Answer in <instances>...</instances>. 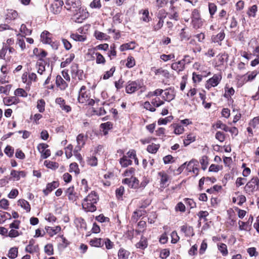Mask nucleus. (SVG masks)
Here are the masks:
<instances>
[{"mask_svg":"<svg viewBox=\"0 0 259 259\" xmlns=\"http://www.w3.org/2000/svg\"><path fill=\"white\" fill-rule=\"evenodd\" d=\"M249 125L253 128H255L259 126V116L254 117L249 123Z\"/></svg>","mask_w":259,"mask_h":259,"instance_id":"774afa93","label":"nucleus"},{"mask_svg":"<svg viewBox=\"0 0 259 259\" xmlns=\"http://www.w3.org/2000/svg\"><path fill=\"white\" fill-rule=\"evenodd\" d=\"M185 64L184 61H179L171 64V68L172 69L179 72L184 70Z\"/></svg>","mask_w":259,"mask_h":259,"instance_id":"5701e85b","label":"nucleus"},{"mask_svg":"<svg viewBox=\"0 0 259 259\" xmlns=\"http://www.w3.org/2000/svg\"><path fill=\"white\" fill-rule=\"evenodd\" d=\"M136 45L135 42L131 41L120 46L119 49L120 51L123 52L128 50H133L136 48Z\"/></svg>","mask_w":259,"mask_h":259,"instance_id":"c85d7f7f","label":"nucleus"},{"mask_svg":"<svg viewBox=\"0 0 259 259\" xmlns=\"http://www.w3.org/2000/svg\"><path fill=\"white\" fill-rule=\"evenodd\" d=\"M200 162L202 166V168L205 170L208 164V157L206 156H203L200 160Z\"/></svg>","mask_w":259,"mask_h":259,"instance_id":"680f3d73","label":"nucleus"},{"mask_svg":"<svg viewBox=\"0 0 259 259\" xmlns=\"http://www.w3.org/2000/svg\"><path fill=\"white\" fill-rule=\"evenodd\" d=\"M56 83L61 90H64L67 87V84L60 75H57L56 79Z\"/></svg>","mask_w":259,"mask_h":259,"instance_id":"bb28decb","label":"nucleus"},{"mask_svg":"<svg viewBox=\"0 0 259 259\" xmlns=\"http://www.w3.org/2000/svg\"><path fill=\"white\" fill-rule=\"evenodd\" d=\"M72 39L75 41H84L86 40L87 37L84 35H79L77 33H72L70 35Z\"/></svg>","mask_w":259,"mask_h":259,"instance_id":"58836bf2","label":"nucleus"},{"mask_svg":"<svg viewBox=\"0 0 259 259\" xmlns=\"http://www.w3.org/2000/svg\"><path fill=\"white\" fill-rule=\"evenodd\" d=\"M159 144H152L149 145L147 148V151L151 153H155L159 148Z\"/></svg>","mask_w":259,"mask_h":259,"instance_id":"8fccbe9b","label":"nucleus"},{"mask_svg":"<svg viewBox=\"0 0 259 259\" xmlns=\"http://www.w3.org/2000/svg\"><path fill=\"white\" fill-rule=\"evenodd\" d=\"M44 164L46 167L52 169H56L59 166L58 163L49 160H45L44 162Z\"/></svg>","mask_w":259,"mask_h":259,"instance_id":"a19ab883","label":"nucleus"},{"mask_svg":"<svg viewBox=\"0 0 259 259\" xmlns=\"http://www.w3.org/2000/svg\"><path fill=\"white\" fill-rule=\"evenodd\" d=\"M170 126L174 129V132L176 135H179L185 132L184 127L179 123L172 124Z\"/></svg>","mask_w":259,"mask_h":259,"instance_id":"cd10ccee","label":"nucleus"},{"mask_svg":"<svg viewBox=\"0 0 259 259\" xmlns=\"http://www.w3.org/2000/svg\"><path fill=\"white\" fill-rule=\"evenodd\" d=\"M140 14H142L141 19L145 22L148 23L150 20L151 18L149 16V13L148 9L141 10L139 12Z\"/></svg>","mask_w":259,"mask_h":259,"instance_id":"c756f323","label":"nucleus"},{"mask_svg":"<svg viewBox=\"0 0 259 259\" xmlns=\"http://www.w3.org/2000/svg\"><path fill=\"white\" fill-rule=\"evenodd\" d=\"M51 34L47 31H45L41 34V40L42 42L51 44L52 42Z\"/></svg>","mask_w":259,"mask_h":259,"instance_id":"b1692460","label":"nucleus"},{"mask_svg":"<svg viewBox=\"0 0 259 259\" xmlns=\"http://www.w3.org/2000/svg\"><path fill=\"white\" fill-rule=\"evenodd\" d=\"M248 222H244L241 221L238 222L239 229L240 230L248 231L249 230V226Z\"/></svg>","mask_w":259,"mask_h":259,"instance_id":"5fc2aeb1","label":"nucleus"},{"mask_svg":"<svg viewBox=\"0 0 259 259\" xmlns=\"http://www.w3.org/2000/svg\"><path fill=\"white\" fill-rule=\"evenodd\" d=\"M45 229L47 233L50 236H53L61 231V228L60 226H57L54 228L51 227H46Z\"/></svg>","mask_w":259,"mask_h":259,"instance_id":"4be33fe9","label":"nucleus"},{"mask_svg":"<svg viewBox=\"0 0 259 259\" xmlns=\"http://www.w3.org/2000/svg\"><path fill=\"white\" fill-rule=\"evenodd\" d=\"M65 194L68 199L72 202L76 201L78 198V194L75 191L73 187L68 188L66 190Z\"/></svg>","mask_w":259,"mask_h":259,"instance_id":"4468645a","label":"nucleus"},{"mask_svg":"<svg viewBox=\"0 0 259 259\" xmlns=\"http://www.w3.org/2000/svg\"><path fill=\"white\" fill-rule=\"evenodd\" d=\"M45 252L48 255H53V247L51 244H48L45 246Z\"/></svg>","mask_w":259,"mask_h":259,"instance_id":"338daca9","label":"nucleus"},{"mask_svg":"<svg viewBox=\"0 0 259 259\" xmlns=\"http://www.w3.org/2000/svg\"><path fill=\"white\" fill-rule=\"evenodd\" d=\"M142 88L139 81H129L125 87V92L127 94H132Z\"/></svg>","mask_w":259,"mask_h":259,"instance_id":"1a4fd4ad","label":"nucleus"},{"mask_svg":"<svg viewBox=\"0 0 259 259\" xmlns=\"http://www.w3.org/2000/svg\"><path fill=\"white\" fill-rule=\"evenodd\" d=\"M86 140L87 137L84 136L83 134H79L78 135L76 138V141L80 148H81L84 145Z\"/></svg>","mask_w":259,"mask_h":259,"instance_id":"a18cd8bd","label":"nucleus"},{"mask_svg":"<svg viewBox=\"0 0 259 259\" xmlns=\"http://www.w3.org/2000/svg\"><path fill=\"white\" fill-rule=\"evenodd\" d=\"M78 101L85 105H93L95 103L94 100L90 98V91L84 85H82L79 90Z\"/></svg>","mask_w":259,"mask_h":259,"instance_id":"7ed1b4c3","label":"nucleus"},{"mask_svg":"<svg viewBox=\"0 0 259 259\" xmlns=\"http://www.w3.org/2000/svg\"><path fill=\"white\" fill-rule=\"evenodd\" d=\"M147 241L145 238H142L140 241L138 242L136 246L137 248L144 249L147 247Z\"/></svg>","mask_w":259,"mask_h":259,"instance_id":"49530a36","label":"nucleus"},{"mask_svg":"<svg viewBox=\"0 0 259 259\" xmlns=\"http://www.w3.org/2000/svg\"><path fill=\"white\" fill-rule=\"evenodd\" d=\"M64 3L61 0H56L55 2L52 4L51 7V11L55 14L59 13L61 10Z\"/></svg>","mask_w":259,"mask_h":259,"instance_id":"f3484780","label":"nucleus"},{"mask_svg":"<svg viewBox=\"0 0 259 259\" xmlns=\"http://www.w3.org/2000/svg\"><path fill=\"white\" fill-rule=\"evenodd\" d=\"M71 74L72 77L75 79L81 80L83 77V71L78 68L76 64H73L71 67Z\"/></svg>","mask_w":259,"mask_h":259,"instance_id":"f8f14e48","label":"nucleus"},{"mask_svg":"<svg viewBox=\"0 0 259 259\" xmlns=\"http://www.w3.org/2000/svg\"><path fill=\"white\" fill-rule=\"evenodd\" d=\"M222 78L221 74H215L213 76L208 79L205 84L206 89L209 90L212 87H217L220 82Z\"/></svg>","mask_w":259,"mask_h":259,"instance_id":"6e6552de","label":"nucleus"},{"mask_svg":"<svg viewBox=\"0 0 259 259\" xmlns=\"http://www.w3.org/2000/svg\"><path fill=\"white\" fill-rule=\"evenodd\" d=\"M59 182L58 181H54L52 183H49L46 189L44 190L43 192L46 195H47L54 189L59 186Z\"/></svg>","mask_w":259,"mask_h":259,"instance_id":"412c9836","label":"nucleus"},{"mask_svg":"<svg viewBox=\"0 0 259 259\" xmlns=\"http://www.w3.org/2000/svg\"><path fill=\"white\" fill-rule=\"evenodd\" d=\"M129 253L128 251L123 248H120L118 252V259H127Z\"/></svg>","mask_w":259,"mask_h":259,"instance_id":"37998d69","label":"nucleus"},{"mask_svg":"<svg viewBox=\"0 0 259 259\" xmlns=\"http://www.w3.org/2000/svg\"><path fill=\"white\" fill-rule=\"evenodd\" d=\"M257 10L256 5H253L249 9L247 12V14L249 17H254L255 16L256 12Z\"/></svg>","mask_w":259,"mask_h":259,"instance_id":"052dcab7","label":"nucleus"},{"mask_svg":"<svg viewBox=\"0 0 259 259\" xmlns=\"http://www.w3.org/2000/svg\"><path fill=\"white\" fill-rule=\"evenodd\" d=\"M235 93V91L232 87L226 85L225 88V94L224 96L227 99L231 98Z\"/></svg>","mask_w":259,"mask_h":259,"instance_id":"f704fd0d","label":"nucleus"},{"mask_svg":"<svg viewBox=\"0 0 259 259\" xmlns=\"http://www.w3.org/2000/svg\"><path fill=\"white\" fill-rule=\"evenodd\" d=\"M90 6L92 9H100L102 7L100 0H93L90 5Z\"/></svg>","mask_w":259,"mask_h":259,"instance_id":"bf43d9fd","label":"nucleus"},{"mask_svg":"<svg viewBox=\"0 0 259 259\" xmlns=\"http://www.w3.org/2000/svg\"><path fill=\"white\" fill-rule=\"evenodd\" d=\"M18 255V248L17 247H12L9 251L8 256L9 258L14 259Z\"/></svg>","mask_w":259,"mask_h":259,"instance_id":"de8ad7c7","label":"nucleus"},{"mask_svg":"<svg viewBox=\"0 0 259 259\" xmlns=\"http://www.w3.org/2000/svg\"><path fill=\"white\" fill-rule=\"evenodd\" d=\"M181 231L183 232L187 237L193 236L194 235L193 229L190 226L183 225L181 227Z\"/></svg>","mask_w":259,"mask_h":259,"instance_id":"393cba45","label":"nucleus"},{"mask_svg":"<svg viewBox=\"0 0 259 259\" xmlns=\"http://www.w3.org/2000/svg\"><path fill=\"white\" fill-rule=\"evenodd\" d=\"M90 244L93 247H102L104 245L103 239L94 238L90 241Z\"/></svg>","mask_w":259,"mask_h":259,"instance_id":"a878e982","label":"nucleus"},{"mask_svg":"<svg viewBox=\"0 0 259 259\" xmlns=\"http://www.w3.org/2000/svg\"><path fill=\"white\" fill-rule=\"evenodd\" d=\"M119 163L121 166L125 167L132 164V160L128 158L127 156L124 155L122 158L120 159Z\"/></svg>","mask_w":259,"mask_h":259,"instance_id":"72a5a7b5","label":"nucleus"},{"mask_svg":"<svg viewBox=\"0 0 259 259\" xmlns=\"http://www.w3.org/2000/svg\"><path fill=\"white\" fill-rule=\"evenodd\" d=\"M136 64L135 60L132 56H128L127 58V62L126 63V66L128 68H132L134 67Z\"/></svg>","mask_w":259,"mask_h":259,"instance_id":"e2e57ef3","label":"nucleus"},{"mask_svg":"<svg viewBox=\"0 0 259 259\" xmlns=\"http://www.w3.org/2000/svg\"><path fill=\"white\" fill-rule=\"evenodd\" d=\"M81 6L79 0H66L65 8L72 13Z\"/></svg>","mask_w":259,"mask_h":259,"instance_id":"ddd939ff","label":"nucleus"},{"mask_svg":"<svg viewBox=\"0 0 259 259\" xmlns=\"http://www.w3.org/2000/svg\"><path fill=\"white\" fill-rule=\"evenodd\" d=\"M148 182L142 179L140 182L138 179H123L122 183L126 184L129 187L134 189H137L141 187H145Z\"/></svg>","mask_w":259,"mask_h":259,"instance_id":"39448f33","label":"nucleus"},{"mask_svg":"<svg viewBox=\"0 0 259 259\" xmlns=\"http://www.w3.org/2000/svg\"><path fill=\"white\" fill-rule=\"evenodd\" d=\"M218 250L221 252L223 256H226L228 254L227 245L223 243L218 244Z\"/></svg>","mask_w":259,"mask_h":259,"instance_id":"e433bc0d","label":"nucleus"},{"mask_svg":"<svg viewBox=\"0 0 259 259\" xmlns=\"http://www.w3.org/2000/svg\"><path fill=\"white\" fill-rule=\"evenodd\" d=\"M170 11V12L169 15V18L170 19L178 20L179 15L178 12L176 11V8L173 6V5L171 6Z\"/></svg>","mask_w":259,"mask_h":259,"instance_id":"ea45409f","label":"nucleus"},{"mask_svg":"<svg viewBox=\"0 0 259 259\" xmlns=\"http://www.w3.org/2000/svg\"><path fill=\"white\" fill-rule=\"evenodd\" d=\"M11 174L12 177L15 178H21L26 177L25 173L23 171H18L13 170L11 171Z\"/></svg>","mask_w":259,"mask_h":259,"instance_id":"603ef678","label":"nucleus"},{"mask_svg":"<svg viewBox=\"0 0 259 259\" xmlns=\"http://www.w3.org/2000/svg\"><path fill=\"white\" fill-rule=\"evenodd\" d=\"M94 35L97 39L99 40L107 39L108 38V36L106 34L98 31L95 32Z\"/></svg>","mask_w":259,"mask_h":259,"instance_id":"6e6d98bb","label":"nucleus"},{"mask_svg":"<svg viewBox=\"0 0 259 259\" xmlns=\"http://www.w3.org/2000/svg\"><path fill=\"white\" fill-rule=\"evenodd\" d=\"M38 250V246L27 245L25 247V251L29 253H33L37 252Z\"/></svg>","mask_w":259,"mask_h":259,"instance_id":"13d9d810","label":"nucleus"},{"mask_svg":"<svg viewBox=\"0 0 259 259\" xmlns=\"http://www.w3.org/2000/svg\"><path fill=\"white\" fill-rule=\"evenodd\" d=\"M173 119L172 116H168L165 118H160L158 120V124L159 125L166 124L167 123L170 122Z\"/></svg>","mask_w":259,"mask_h":259,"instance_id":"69168bd1","label":"nucleus"},{"mask_svg":"<svg viewBox=\"0 0 259 259\" xmlns=\"http://www.w3.org/2000/svg\"><path fill=\"white\" fill-rule=\"evenodd\" d=\"M14 95L16 96L22 97H26L27 96V92L21 88L16 89L14 92Z\"/></svg>","mask_w":259,"mask_h":259,"instance_id":"3c124183","label":"nucleus"},{"mask_svg":"<svg viewBox=\"0 0 259 259\" xmlns=\"http://www.w3.org/2000/svg\"><path fill=\"white\" fill-rule=\"evenodd\" d=\"M18 16V14L15 10H10L7 11L6 18L7 20H12L16 19Z\"/></svg>","mask_w":259,"mask_h":259,"instance_id":"473e14b6","label":"nucleus"},{"mask_svg":"<svg viewBox=\"0 0 259 259\" xmlns=\"http://www.w3.org/2000/svg\"><path fill=\"white\" fill-rule=\"evenodd\" d=\"M101 127L103 129V132L104 135L107 134V130H110L112 127V124L110 122H107L101 124Z\"/></svg>","mask_w":259,"mask_h":259,"instance_id":"864d4df0","label":"nucleus"},{"mask_svg":"<svg viewBox=\"0 0 259 259\" xmlns=\"http://www.w3.org/2000/svg\"><path fill=\"white\" fill-rule=\"evenodd\" d=\"M74 224L77 229H84L86 228V223L84 220L81 218H77L74 221Z\"/></svg>","mask_w":259,"mask_h":259,"instance_id":"7c9ffc66","label":"nucleus"},{"mask_svg":"<svg viewBox=\"0 0 259 259\" xmlns=\"http://www.w3.org/2000/svg\"><path fill=\"white\" fill-rule=\"evenodd\" d=\"M94 55L96 57V63L98 64L104 65L106 63V60L104 57L100 53L95 52V49H89L87 56L90 59H94L95 58Z\"/></svg>","mask_w":259,"mask_h":259,"instance_id":"423d86ee","label":"nucleus"},{"mask_svg":"<svg viewBox=\"0 0 259 259\" xmlns=\"http://www.w3.org/2000/svg\"><path fill=\"white\" fill-rule=\"evenodd\" d=\"M245 190L249 194L254 191H259V179H251L245 186Z\"/></svg>","mask_w":259,"mask_h":259,"instance_id":"9d476101","label":"nucleus"},{"mask_svg":"<svg viewBox=\"0 0 259 259\" xmlns=\"http://www.w3.org/2000/svg\"><path fill=\"white\" fill-rule=\"evenodd\" d=\"M115 68L114 67H112L110 70L106 71L103 75V78L105 80L108 79L111 77L114 72H115Z\"/></svg>","mask_w":259,"mask_h":259,"instance_id":"0e129e2a","label":"nucleus"},{"mask_svg":"<svg viewBox=\"0 0 259 259\" xmlns=\"http://www.w3.org/2000/svg\"><path fill=\"white\" fill-rule=\"evenodd\" d=\"M99 200L97 193L95 191H92L83 200L82 207L86 212H94L97 209L96 205Z\"/></svg>","mask_w":259,"mask_h":259,"instance_id":"f257e3e1","label":"nucleus"},{"mask_svg":"<svg viewBox=\"0 0 259 259\" xmlns=\"http://www.w3.org/2000/svg\"><path fill=\"white\" fill-rule=\"evenodd\" d=\"M195 140V136L192 134H188L186 138L184 140V144L185 146L189 145L190 143L193 142Z\"/></svg>","mask_w":259,"mask_h":259,"instance_id":"4c0bfd02","label":"nucleus"},{"mask_svg":"<svg viewBox=\"0 0 259 259\" xmlns=\"http://www.w3.org/2000/svg\"><path fill=\"white\" fill-rule=\"evenodd\" d=\"M46 103L44 100L40 99L37 102V108L40 112H44L45 110Z\"/></svg>","mask_w":259,"mask_h":259,"instance_id":"09e8293b","label":"nucleus"},{"mask_svg":"<svg viewBox=\"0 0 259 259\" xmlns=\"http://www.w3.org/2000/svg\"><path fill=\"white\" fill-rule=\"evenodd\" d=\"M246 200L245 196L239 192H235L232 198L233 202L237 203L240 206L242 205Z\"/></svg>","mask_w":259,"mask_h":259,"instance_id":"dca6fc26","label":"nucleus"},{"mask_svg":"<svg viewBox=\"0 0 259 259\" xmlns=\"http://www.w3.org/2000/svg\"><path fill=\"white\" fill-rule=\"evenodd\" d=\"M36 68L37 73L39 74V79H46L44 85L49 84L51 79V71L46 68L45 62L41 59L38 61L36 63Z\"/></svg>","mask_w":259,"mask_h":259,"instance_id":"f03ea898","label":"nucleus"},{"mask_svg":"<svg viewBox=\"0 0 259 259\" xmlns=\"http://www.w3.org/2000/svg\"><path fill=\"white\" fill-rule=\"evenodd\" d=\"M225 36V33L223 31H222L216 35L212 36L211 39L213 42L220 43L224 39Z\"/></svg>","mask_w":259,"mask_h":259,"instance_id":"c9c22d12","label":"nucleus"},{"mask_svg":"<svg viewBox=\"0 0 259 259\" xmlns=\"http://www.w3.org/2000/svg\"><path fill=\"white\" fill-rule=\"evenodd\" d=\"M75 57L74 54H70L69 56L65 59V60L61 63V67L62 68L65 67L69 64H70Z\"/></svg>","mask_w":259,"mask_h":259,"instance_id":"79ce46f5","label":"nucleus"},{"mask_svg":"<svg viewBox=\"0 0 259 259\" xmlns=\"http://www.w3.org/2000/svg\"><path fill=\"white\" fill-rule=\"evenodd\" d=\"M48 145L45 143L39 144L37 146V149L41 153V156L43 158H47L51 155V151L48 149Z\"/></svg>","mask_w":259,"mask_h":259,"instance_id":"2eb2a0df","label":"nucleus"},{"mask_svg":"<svg viewBox=\"0 0 259 259\" xmlns=\"http://www.w3.org/2000/svg\"><path fill=\"white\" fill-rule=\"evenodd\" d=\"M3 102L6 106H11L18 104L19 100L16 96L6 97L4 98Z\"/></svg>","mask_w":259,"mask_h":259,"instance_id":"a211bd4d","label":"nucleus"},{"mask_svg":"<svg viewBox=\"0 0 259 259\" xmlns=\"http://www.w3.org/2000/svg\"><path fill=\"white\" fill-rule=\"evenodd\" d=\"M18 205L24 208L27 212L30 210V205L28 201L24 199H20L18 201Z\"/></svg>","mask_w":259,"mask_h":259,"instance_id":"2f4dec72","label":"nucleus"},{"mask_svg":"<svg viewBox=\"0 0 259 259\" xmlns=\"http://www.w3.org/2000/svg\"><path fill=\"white\" fill-rule=\"evenodd\" d=\"M74 11L73 14V19L77 23H81L84 20L87 19L89 13L85 9L81 7V6Z\"/></svg>","mask_w":259,"mask_h":259,"instance_id":"20e7f679","label":"nucleus"},{"mask_svg":"<svg viewBox=\"0 0 259 259\" xmlns=\"http://www.w3.org/2000/svg\"><path fill=\"white\" fill-rule=\"evenodd\" d=\"M197 163V161L192 160L187 164V170L189 173L188 175H190V177H194L197 176L199 171V169L196 167Z\"/></svg>","mask_w":259,"mask_h":259,"instance_id":"9b49d317","label":"nucleus"},{"mask_svg":"<svg viewBox=\"0 0 259 259\" xmlns=\"http://www.w3.org/2000/svg\"><path fill=\"white\" fill-rule=\"evenodd\" d=\"M104 244H105L107 249H111L114 247V243L112 242L109 238H105L103 239Z\"/></svg>","mask_w":259,"mask_h":259,"instance_id":"4d7b16f0","label":"nucleus"},{"mask_svg":"<svg viewBox=\"0 0 259 259\" xmlns=\"http://www.w3.org/2000/svg\"><path fill=\"white\" fill-rule=\"evenodd\" d=\"M69 171L70 172H74V176H77L79 173V169L77 164L75 162L71 163L70 164Z\"/></svg>","mask_w":259,"mask_h":259,"instance_id":"c03bdc74","label":"nucleus"},{"mask_svg":"<svg viewBox=\"0 0 259 259\" xmlns=\"http://www.w3.org/2000/svg\"><path fill=\"white\" fill-rule=\"evenodd\" d=\"M175 97V93L174 89L169 88L164 91L163 98L165 101L169 102L173 100Z\"/></svg>","mask_w":259,"mask_h":259,"instance_id":"6ab92c4d","label":"nucleus"},{"mask_svg":"<svg viewBox=\"0 0 259 259\" xmlns=\"http://www.w3.org/2000/svg\"><path fill=\"white\" fill-rule=\"evenodd\" d=\"M192 24L194 28H199L202 26L203 21L198 10L194 9L192 13Z\"/></svg>","mask_w":259,"mask_h":259,"instance_id":"0eeeda50","label":"nucleus"},{"mask_svg":"<svg viewBox=\"0 0 259 259\" xmlns=\"http://www.w3.org/2000/svg\"><path fill=\"white\" fill-rule=\"evenodd\" d=\"M227 58V55L225 53L219 54L214 60L215 66H220L223 65Z\"/></svg>","mask_w":259,"mask_h":259,"instance_id":"aec40b11","label":"nucleus"}]
</instances>
